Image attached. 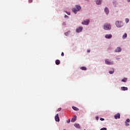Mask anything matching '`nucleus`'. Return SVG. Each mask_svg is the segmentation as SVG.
I'll use <instances>...</instances> for the list:
<instances>
[{
  "mask_svg": "<svg viewBox=\"0 0 130 130\" xmlns=\"http://www.w3.org/2000/svg\"><path fill=\"white\" fill-rule=\"evenodd\" d=\"M60 111H61V108H59L57 109V112H60Z\"/></svg>",
  "mask_w": 130,
  "mask_h": 130,
  "instance_id": "26",
  "label": "nucleus"
},
{
  "mask_svg": "<svg viewBox=\"0 0 130 130\" xmlns=\"http://www.w3.org/2000/svg\"><path fill=\"white\" fill-rule=\"evenodd\" d=\"M87 52L89 53L90 52V50H87Z\"/></svg>",
  "mask_w": 130,
  "mask_h": 130,
  "instance_id": "35",
  "label": "nucleus"
},
{
  "mask_svg": "<svg viewBox=\"0 0 130 130\" xmlns=\"http://www.w3.org/2000/svg\"><path fill=\"white\" fill-rule=\"evenodd\" d=\"M89 23H90V20H89V19H87L82 22V25H88Z\"/></svg>",
  "mask_w": 130,
  "mask_h": 130,
  "instance_id": "5",
  "label": "nucleus"
},
{
  "mask_svg": "<svg viewBox=\"0 0 130 130\" xmlns=\"http://www.w3.org/2000/svg\"><path fill=\"white\" fill-rule=\"evenodd\" d=\"M116 25L117 27H118L119 28H121V27H122V25H121V21H116Z\"/></svg>",
  "mask_w": 130,
  "mask_h": 130,
  "instance_id": "4",
  "label": "nucleus"
},
{
  "mask_svg": "<svg viewBox=\"0 0 130 130\" xmlns=\"http://www.w3.org/2000/svg\"><path fill=\"white\" fill-rule=\"evenodd\" d=\"M84 130H86V129H84Z\"/></svg>",
  "mask_w": 130,
  "mask_h": 130,
  "instance_id": "38",
  "label": "nucleus"
},
{
  "mask_svg": "<svg viewBox=\"0 0 130 130\" xmlns=\"http://www.w3.org/2000/svg\"><path fill=\"white\" fill-rule=\"evenodd\" d=\"M100 130H107L106 127H103V128L100 129Z\"/></svg>",
  "mask_w": 130,
  "mask_h": 130,
  "instance_id": "24",
  "label": "nucleus"
},
{
  "mask_svg": "<svg viewBox=\"0 0 130 130\" xmlns=\"http://www.w3.org/2000/svg\"><path fill=\"white\" fill-rule=\"evenodd\" d=\"M121 90L122 91H126L128 90V88L127 87H121Z\"/></svg>",
  "mask_w": 130,
  "mask_h": 130,
  "instance_id": "12",
  "label": "nucleus"
},
{
  "mask_svg": "<svg viewBox=\"0 0 130 130\" xmlns=\"http://www.w3.org/2000/svg\"><path fill=\"white\" fill-rule=\"evenodd\" d=\"M101 3H102V0H98L96 2V5H101Z\"/></svg>",
  "mask_w": 130,
  "mask_h": 130,
  "instance_id": "13",
  "label": "nucleus"
},
{
  "mask_svg": "<svg viewBox=\"0 0 130 130\" xmlns=\"http://www.w3.org/2000/svg\"><path fill=\"white\" fill-rule=\"evenodd\" d=\"M67 122L68 123H69L70 122V119L68 120Z\"/></svg>",
  "mask_w": 130,
  "mask_h": 130,
  "instance_id": "28",
  "label": "nucleus"
},
{
  "mask_svg": "<svg viewBox=\"0 0 130 130\" xmlns=\"http://www.w3.org/2000/svg\"><path fill=\"white\" fill-rule=\"evenodd\" d=\"M74 126H75V127L77 128H80V124H77V123L74 124Z\"/></svg>",
  "mask_w": 130,
  "mask_h": 130,
  "instance_id": "14",
  "label": "nucleus"
},
{
  "mask_svg": "<svg viewBox=\"0 0 130 130\" xmlns=\"http://www.w3.org/2000/svg\"><path fill=\"white\" fill-rule=\"evenodd\" d=\"M56 122H59L60 119L59 118L58 114H56L55 116L54 117Z\"/></svg>",
  "mask_w": 130,
  "mask_h": 130,
  "instance_id": "7",
  "label": "nucleus"
},
{
  "mask_svg": "<svg viewBox=\"0 0 130 130\" xmlns=\"http://www.w3.org/2000/svg\"><path fill=\"white\" fill-rule=\"evenodd\" d=\"M72 109H73L74 111H79V109L75 106H72Z\"/></svg>",
  "mask_w": 130,
  "mask_h": 130,
  "instance_id": "16",
  "label": "nucleus"
},
{
  "mask_svg": "<svg viewBox=\"0 0 130 130\" xmlns=\"http://www.w3.org/2000/svg\"><path fill=\"white\" fill-rule=\"evenodd\" d=\"M105 12L106 15H108V14L109 13V10L108 9V8H105Z\"/></svg>",
  "mask_w": 130,
  "mask_h": 130,
  "instance_id": "11",
  "label": "nucleus"
},
{
  "mask_svg": "<svg viewBox=\"0 0 130 130\" xmlns=\"http://www.w3.org/2000/svg\"><path fill=\"white\" fill-rule=\"evenodd\" d=\"M117 49H121V48H120V47H118L117 48Z\"/></svg>",
  "mask_w": 130,
  "mask_h": 130,
  "instance_id": "34",
  "label": "nucleus"
},
{
  "mask_svg": "<svg viewBox=\"0 0 130 130\" xmlns=\"http://www.w3.org/2000/svg\"><path fill=\"white\" fill-rule=\"evenodd\" d=\"M66 13H67V14H68L69 15H71V13H70V12H66Z\"/></svg>",
  "mask_w": 130,
  "mask_h": 130,
  "instance_id": "32",
  "label": "nucleus"
},
{
  "mask_svg": "<svg viewBox=\"0 0 130 130\" xmlns=\"http://www.w3.org/2000/svg\"><path fill=\"white\" fill-rule=\"evenodd\" d=\"M82 30H83V27L80 26L76 29V32L77 33H80V32H82Z\"/></svg>",
  "mask_w": 130,
  "mask_h": 130,
  "instance_id": "6",
  "label": "nucleus"
},
{
  "mask_svg": "<svg viewBox=\"0 0 130 130\" xmlns=\"http://www.w3.org/2000/svg\"><path fill=\"white\" fill-rule=\"evenodd\" d=\"M115 119H117L120 118V114L117 113L114 115Z\"/></svg>",
  "mask_w": 130,
  "mask_h": 130,
  "instance_id": "8",
  "label": "nucleus"
},
{
  "mask_svg": "<svg viewBox=\"0 0 130 130\" xmlns=\"http://www.w3.org/2000/svg\"><path fill=\"white\" fill-rule=\"evenodd\" d=\"M105 38H106L107 39H110V38H111L112 37V35L111 34L110 35H106L105 36Z\"/></svg>",
  "mask_w": 130,
  "mask_h": 130,
  "instance_id": "10",
  "label": "nucleus"
},
{
  "mask_svg": "<svg viewBox=\"0 0 130 130\" xmlns=\"http://www.w3.org/2000/svg\"><path fill=\"white\" fill-rule=\"evenodd\" d=\"M55 63L57 65L60 64V60H56Z\"/></svg>",
  "mask_w": 130,
  "mask_h": 130,
  "instance_id": "17",
  "label": "nucleus"
},
{
  "mask_svg": "<svg viewBox=\"0 0 130 130\" xmlns=\"http://www.w3.org/2000/svg\"><path fill=\"white\" fill-rule=\"evenodd\" d=\"M95 119H96V120H98L99 119V117H98V116L95 117Z\"/></svg>",
  "mask_w": 130,
  "mask_h": 130,
  "instance_id": "27",
  "label": "nucleus"
},
{
  "mask_svg": "<svg viewBox=\"0 0 130 130\" xmlns=\"http://www.w3.org/2000/svg\"><path fill=\"white\" fill-rule=\"evenodd\" d=\"M127 37V34L126 33H125L123 36H122V39H125Z\"/></svg>",
  "mask_w": 130,
  "mask_h": 130,
  "instance_id": "15",
  "label": "nucleus"
},
{
  "mask_svg": "<svg viewBox=\"0 0 130 130\" xmlns=\"http://www.w3.org/2000/svg\"><path fill=\"white\" fill-rule=\"evenodd\" d=\"M125 126H129V124L128 123H127V122H125Z\"/></svg>",
  "mask_w": 130,
  "mask_h": 130,
  "instance_id": "25",
  "label": "nucleus"
},
{
  "mask_svg": "<svg viewBox=\"0 0 130 130\" xmlns=\"http://www.w3.org/2000/svg\"><path fill=\"white\" fill-rule=\"evenodd\" d=\"M121 50H120V49H119V50H115V52H120Z\"/></svg>",
  "mask_w": 130,
  "mask_h": 130,
  "instance_id": "22",
  "label": "nucleus"
},
{
  "mask_svg": "<svg viewBox=\"0 0 130 130\" xmlns=\"http://www.w3.org/2000/svg\"><path fill=\"white\" fill-rule=\"evenodd\" d=\"M80 69H81V70H82V71H86L87 70V69L86 67H81V68H80Z\"/></svg>",
  "mask_w": 130,
  "mask_h": 130,
  "instance_id": "18",
  "label": "nucleus"
},
{
  "mask_svg": "<svg viewBox=\"0 0 130 130\" xmlns=\"http://www.w3.org/2000/svg\"><path fill=\"white\" fill-rule=\"evenodd\" d=\"M68 34H69V32H66L65 33V35H66V36H68Z\"/></svg>",
  "mask_w": 130,
  "mask_h": 130,
  "instance_id": "33",
  "label": "nucleus"
},
{
  "mask_svg": "<svg viewBox=\"0 0 130 130\" xmlns=\"http://www.w3.org/2000/svg\"><path fill=\"white\" fill-rule=\"evenodd\" d=\"M104 29L105 30H111V25L109 23H106L104 25Z\"/></svg>",
  "mask_w": 130,
  "mask_h": 130,
  "instance_id": "2",
  "label": "nucleus"
},
{
  "mask_svg": "<svg viewBox=\"0 0 130 130\" xmlns=\"http://www.w3.org/2000/svg\"><path fill=\"white\" fill-rule=\"evenodd\" d=\"M125 21L126 23H128V22H129V19H128V18H126Z\"/></svg>",
  "mask_w": 130,
  "mask_h": 130,
  "instance_id": "21",
  "label": "nucleus"
},
{
  "mask_svg": "<svg viewBox=\"0 0 130 130\" xmlns=\"http://www.w3.org/2000/svg\"><path fill=\"white\" fill-rule=\"evenodd\" d=\"M126 123H129V119H127L125 121Z\"/></svg>",
  "mask_w": 130,
  "mask_h": 130,
  "instance_id": "23",
  "label": "nucleus"
},
{
  "mask_svg": "<svg viewBox=\"0 0 130 130\" xmlns=\"http://www.w3.org/2000/svg\"><path fill=\"white\" fill-rule=\"evenodd\" d=\"M105 64H108V65H112L114 64L113 61H109L108 59H107L105 60Z\"/></svg>",
  "mask_w": 130,
  "mask_h": 130,
  "instance_id": "3",
  "label": "nucleus"
},
{
  "mask_svg": "<svg viewBox=\"0 0 130 130\" xmlns=\"http://www.w3.org/2000/svg\"><path fill=\"white\" fill-rule=\"evenodd\" d=\"M127 78H124V79L121 80V81H122L123 82H127Z\"/></svg>",
  "mask_w": 130,
  "mask_h": 130,
  "instance_id": "19",
  "label": "nucleus"
},
{
  "mask_svg": "<svg viewBox=\"0 0 130 130\" xmlns=\"http://www.w3.org/2000/svg\"><path fill=\"white\" fill-rule=\"evenodd\" d=\"M77 120V116L76 115H74L73 118H72V120L71 121L72 122H75V121H76Z\"/></svg>",
  "mask_w": 130,
  "mask_h": 130,
  "instance_id": "9",
  "label": "nucleus"
},
{
  "mask_svg": "<svg viewBox=\"0 0 130 130\" xmlns=\"http://www.w3.org/2000/svg\"><path fill=\"white\" fill-rule=\"evenodd\" d=\"M63 130H66L65 129H64Z\"/></svg>",
  "mask_w": 130,
  "mask_h": 130,
  "instance_id": "37",
  "label": "nucleus"
},
{
  "mask_svg": "<svg viewBox=\"0 0 130 130\" xmlns=\"http://www.w3.org/2000/svg\"><path fill=\"white\" fill-rule=\"evenodd\" d=\"M100 120H101V121H104L105 120V119H103V118H100Z\"/></svg>",
  "mask_w": 130,
  "mask_h": 130,
  "instance_id": "31",
  "label": "nucleus"
},
{
  "mask_svg": "<svg viewBox=\"0 0 130 130\" xmlns=\"http://www.w3.org/2000/svg\"><path fill=\"white\" fill-rule=\"evenodd\" d=\"M61 56H64V53L63 52H62V53H61Z\"/></svg>",
  "mask_w": 130,
  "mask_h": 130,
  "instance_id": "30",
  "label": "nucleus"
},
{
  "mask_svg": "<svg viewBox=\"0 0 130 130\" xmlns=\"http://www.w3.org/2000/svg\"><path fill=\"white\" fill-rule=\"evenodd\" d=\"M128 3H129L130 0H127Z\"/></svg>",
  "mask_w": 130,
  "mask_h": 130,
  "instance_id": "36",
  "label": "nucleus"
},
{
  "mask_svg": "<svg viewBox=\"0 0 130 130\" xmlns=\"http://www.w3.org/2000/svg\"><path fill=\"white\" fill-rule=\"evenodd\" d=\"M29 3H32L33 2V0H28Z\"/></svg>",
  "mask_w": 130,
  "mask_h": 130,
  "instance_id": "29",
  "label": "nucleus"
},
{
  "mask_svg": "<svg viewBox=\"0 0 130 130\" xmlns=\"http://www.w3.org/2000/svg\"><path fill=\"white\" fill-rule=\"evenodd\" d=\"M114 73V70H113V71H109V74H111H111H113Z\"/></svg>",
  "mask_w": 130,
  "mask_h": 130,
  "instance_id": "20",
  "label": "nucleus"
},
{
  "mask_svg": "<svg viewBox=\"0 0 130 130\" xmlns=\"http://www.w3.org/2000/svg\"><path fill=\"white\" fill-rule=\"evenodd\" d=\"M76 8H77V10L76 8H73L72 9V11L73 13H74V14H77V12H78V11H80L81 9H82L81 8V6L78 5H76Z\"/></svg>",
  "mask_w": 130,
  "mask_h": 130,
  "instance_id": "1",
  "label": "nucleus"
}]
</instances>
